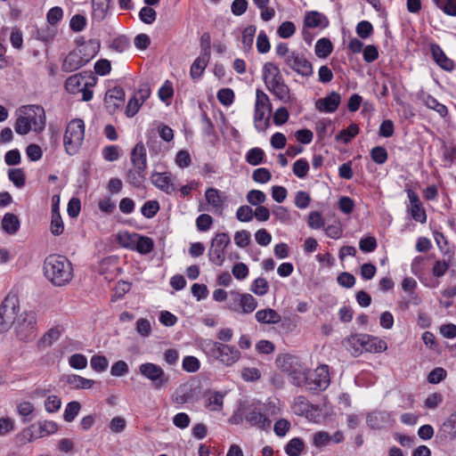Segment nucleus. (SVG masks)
<instances>
[{
	"mask_svg": "<svg viewBox=\"0 0 456 456\" xmlns=\"http://www.w3.org/2000/svg\"><path fill=\"white\" fill-rule=\"evenodd\" d=\"M250 290L257 296H264L269 290V283L266 279L259 277L253 281Z\"/></svg>",
	"mask_w": 456,
	"mask_h": 456,
	"instance_id": "obj_46",
	"label": "nucleus"
},
{
	"mask_svg": "<svg viewBox=\"0 0 456 456\" xmlns=\"http://www.w3.org/2000/svg\"><path fill=\"white\" fill-rule=\"evenodd\" d=\"M431 53L436 64L446 71H452L454 69V61L449 59L438 45L431 46Z\"/></svg>",
	"mask_w": 456,
	"mask_h": 456,
	"instance_id": "obj_22",
	"label": "nucleus"
},
{
	"mask_svg": "<svg viewBox=\"0 0 456 456\" xmlns=\"http://www.w3.org/2000/svg\"><path fill=\"white\" fill-rule=\"evenodd\" d=\"M417 287V281L411 277H406L403 279L402 282V289L408 292L411 297V301L415 305H419L420 302V298L417 294H415L414 290Z\"/></svg>",
	"mask_w": 456,
	"mask_h": 456,
	"instance_id": "obj_39",
	"label": "nucleus"
},
{
	"mask_svg": "<svg viewBox=\"0 0 456 456\" xmlns=\"http://www.w3.org/2000/svg\"><path fill=\"white\" fill-rule=\"evenodd\" d=\"M125 92L121 87L108 90L104 97L105 106L110 113H115L123 106Z\"/></svg>",
	"mask_w": 456,
	"mask_h": 456,
	"instance_id": "obj_16",
	"label": "nucleus"
},
{
	"mask_svg": "<svg viewBox=\"0 0 456 456\" xmlns=\"http://www.w3.org/2000/svg\"><path fill=\"white\" fill-rule=\"evenodd\" d=\"M131 162L138 172H145L147 167L146 150L142 142L135 144L131 151Z\"/></svg>",
	"mask_w": 456,
	"mask_h": 456,
	"instance_id": "obj_19",
	"label": "nucleus"
},
{
	"mask_svg": "<svg viewBox=\"0 0 456 456\" xmlns=\"http://www.w3.org/2000/svg\"><path fill=\"white\" fill-rule=\"evenodd\" d=\"M20 310L17 295L9 293L0 305V333L6 332L16 320Z\"/></svg>",
	"mask_w": 456,
	"mask_h": 456,
	"instance_id": "obj_6",
	"label": "nucleus"
},
{
	"mask_svg": "<svg viewBox=\"0 0 456 456\" xmlns=\"http://www.w3.org/2000/svg\"><path fill=\"white\" fill-rule=\"evenodd\" d=\"M255 316L258 322L265 324H276L281 321V316L272 308L259 310Z\"/></svg>",
	"mask_w": 456,
	"mask_h": 456,
	"instance_id": "obj_27",
	"label": "nucleus"
},
{
	"mask_svg": "<svg viewBox=\"0 0 456 456\" xmlns=\"http://www.w3.org/2000/svg\"><path fill=\"white\" fill-rule=\"evenodd\" d=\"M92 71H84L82 73L75 74L67 78L65 82V88L70 94H77L82 89V81L85 77H91Z\"/></svg>",
	"mask_w": 456,
	"mask_h": 456,
	"instance_id": "obj_25",
	"label": "nucleus"
},
{
	"mask_svg": "<svg viewBox=\"0 0 456 456\" xmlns=\"http://www.w3.org/2000/svg\"><path fill=\"white\" fill-rule=\"evenodd\" d=\"M330 440L331 437L326 431H318L313 436V444L318 448L328 445Z\"/></svg>",
	"mask_w": 456,
	"mask_h": 456,
	"instance_id": "obj_63",
	"label": "nucleus"
},
{
	"mask_svg": "<svg viewBox=\"0 0 456 456\" xmlns=\"http://www.w3.org/2000/svg\"><path fill=\"white\" fill-rule=\"evenodd\" d=\"M85 136V124L80 118L72 119L66 127L63 144L66 152L75 155L82 145Z\"/></svg>",
	"mask_w": 456,
	"mask_h": 456,
	"instance_id": "obj_3",
	"label": "nucleus"
},
{
	"mask_svg": "<svg viewBox=\"0 0 456 456\" xmlns=\"http://www.w3.org/2000/svg\"><path fill=\"white\" fill-rule=\"evenodd\" d=\"M266 200V195L259 190H251L247 194V200L253 206H260Z\"/></svg>",
	"mask_w": 456,
	"mask_h": 456,
	"instance_id": "obj_56",
	"label": "nucleus"
},
{
	"mask_svg": "<svg viewBox=\"0 0 456 456\" xmlns=\"http://www.w3.org/2000/svg\"><path fill=\"white\" fill-rule=\"evenodd\" d=\"M270 113L268 110L255 109L254 123L256 130L263 132L269 126Z\"/></svg>",
	"mask_w": 456,
	"mask_h": 456,
	"instance_id": "obj_32",
	"label": "nucleus"
},
{
	"mask_svg": "<svg viewBox=\"0 0 456 456\" xmlns=\"http://www.w3.org/2000/svg\"><path fill=\"white\" fill-rule=\"evenodd\" d=\"M263 76L268 89H271V86L284 80L280 69L273 62H266L264 65Z\"/></svg>",
	"mask_w": 456,
	"mask_h": 456,
	"instance_id": "obj_20",
	"label": "nucleus"
},
{
	"mask_svg": "<svg viewBox=\"0 0 456 456\" xmlns=\"http://www.w3.org/2000/svg\"><path fill=\"white\" fill-rule=\"evenodd\" d=\"M151 182L157 188L167 194H172L176 191V187L172 182V175L170 173H153Z\"/></svg>",
	"mask_w": 456,
	"mask_h": 456,
	"instance_id": "obj_18",
	"label": "nucleus"
},
{
	"mask_svg": "<svg viewBox=\"0 0 456 456\" xmlns=\"http://www.w3.org/2000/svg\"><path fill=\"white\" fill-rule=\"evenodd\" d=\"M44 273L54 286H64L73 278V268L69 259L61 255H50L44 262Z\"/></svg>",
	"mask_w": 456,
	"mask_h": 456,
	"instance_id": "obj_1",
	"label": "nucleus"
},
{
	"mask_svg": "<svg viewBox=\"0 0 456 456\" xmlns=\"http://www.w3.org/2000/svg\"><path fill=\"white\" fill-rule=\"evenodd\" d=\"M61 336V331L58 328L50 329L40 339V345L44 346H51L54 341H56Z\"/></svg>",
	"mask_w": 456,
	"mask_h": 456,
	"instance_id": "obj_58",
	"label": "nucleus"
},
{
	"mask_svg": "<svg viewBox=\"0 0 456 456\" xmlns=\"http://www.w3.org/2000/svg\"><path fill=\"white\" fill-rule=\"evenodd\" d=\"M445 14L456 16V0H432Z\"/></svg>",
	"mask_w": 456,
	"mask_h": 456,
	"instance_id": "obj_44",
	"label": "nucleus"
},
{
	"mask_svg": "<svg viewBox=\"0 0 456 456\" xmlns=\"http://www.w3.org/2000/svg\"><path fill=\"white\" fill-rule=\"evenodd\" d=\"M292 170L298 178H305L309 171V163L305 159H299L293 164Z\"/></svg>",
	"mask_w": 456,
	"mask_h": 456,
	"instance_id": "obj_49",
	"label": "nucleus"
},
{
	"mask_svg": "<svg viewBox=\"0 0 456 456\" xmlns=\"http://www.w3.org/2000/svg\"><path fill=\"white\" fill-rule=\"evenodd\" d=\"M145 172H138L137 168L128 170L126 176L130 184L134 187L139 188L142 185L143 179L145 178Z\"/></svg>",
	"mask_w": 456,
	"mask_h": 456,
	"instance_id": "obj_52",
	"label": "nucleus"
},
{
	"mask_svg": "<svg viewBox=\"0 0 456 456\" xmlns=\"http://www.w3.org/2000/svg\"><path fill=\"white\" fill-rule=\"evenodd\" d=\"M255 109L268 110L271 112L269 97L262 90L257 89L256 94Z\"/></svg>",
	"mask_w": 456,
	"mask_h": 456,
	"instance_id": "obj_53",
	"label": "nucleus"
},
{
	"mask_svg": "<svg viewBox=\"0 0 456 456\" xmlns=\"http://www.w3.org/2000/svg\"><path fill=\"white\" fill-rule=\"evenodd\" d=\"M330 383L329 366L322 364L313 370L308 369L304 386L310 391L317 392L325 390Z\"/></svg>",
	"mask_w": 456,
	"mask_h": 456,
	"instance_id": "obj_9",
	"label": "nucleus"
},
{
	"mask_svg": "<svg viewBox=\"0 0 456 456\" xmlns=\"http://www.w3.org/2000/svg\"><path fill=\"white\" fill-rule=\"evenodd\" d=\"M20 112L28 119L36 133H41L46 123L45 110L40 105H28L20 108Z\"/></svg>",
	"mask_w": 456,
	"mask_h": 456,
	"instance_id": "obj_15",
	"label": "nucleus"
},
{
	"mask_svg": "<svg viewBox=\"0 0 456 456\" xmlns=\"http://www.w3.org/2000/svg\"><path fill=\"white\" fill-rule=\"evenodd\" d=\"M100 47L99 40L90 39L82 50H73L64 58L61 69L73 72L80 69L98 53Z\"/></svg>",
	"mask_w": 456,
	"mask_h": 456,
	"instance_id": "obj_2",
	"label": "nucleus"
},
{
	"mask_svg": "<svg viewBox=\"0 0 456 456\" xmlns=\"http://www.w3.org/2000/svg\"><path fill=\"white\" fill-rule=\"evenodd\" d=\"M2 227L9 234L15 233L20 228L19 218L14 214H5L2 220Z\"/></svg>",
	"mask_w": 456,
	"mask_h": 456,
	"instance_id": "obj_34",
	"label": "nucleus"
},
{
	"mask_svg": "<svg viewBox=\"0 0 456 456\" xmlns=\"http://www.w3.org/2000/svg\"><path fill=\"white\" fill-rule=\"evenodd\" d=\"M208 346L210 354L226 366L233 365L240 358V352L235 346L216 341Z\"/></svg>",
	"mask_w": 456,
	"mask_h": 456,
	"instance_id": "obj_10",
	"label": "nucleus"
},
{
	"mask_svg": "<svg viewBox=\"0 0 456 456\" xmlns=\"http://www.w3.org/2000/svg\"><path fill=\"white\" fill-rule=\"evenodd\" d=\"M292 409L297 415H304L309 411V403L304 396L295 398Z\"/></svg>",
	"mask_w": 456,
	"mask_h": 456,
	"instance_id": "obj_59",
	"label": "nucleus"
},
{
	"mask_svg": "<svg viewBox=\"0 0 456 456\" xmlns=\"http://www.w3.org/2000/svg\"><path fill=\"white\" fill-rule=\"evenodd\" d=\"M137 236L138 233L119 232L117 236V240L123 248L133 250Z\"/></svg>",
	"mask_w": 456,
	"mask_h": 456,
	"instance_id": "obj_42",
	"label": "nucleus"
},
{
	"mask_svg": "<svg viewBox=\"0 0 456 456\" xmlns=\"http://www.w3.org/2000/svg\"><path fill=\"white\" fill-rule=\"evenodd\" d=\"M15 132L19 134L25 135L28 134L33 127L28 123V119L25 118L23 114L17 118L15 125H14Z\"/></svg>",
	"mask_w": 456,
	"mask_h": 456,
	"instance_id": "obj_51",
	"label": "nucleus"
},
{
	"mask_svg": "<svg viewBox=\"0 0 456 456\" xmlns=\"http://www.w3.org/2000/svg\"><path fill=\"white\" fill-rule=\"evenodd\" d=\"M387 414L384 411H373L367 415V425L372 429H379L387 422Z\"/></svg>",
	"mask_w": 456,
	"mask_h": 456,
	"instance_id": "obj_33",
	"label": "nucleus"
},
{
	"mask_svg": "<svg viewBox=\"0 0 456 456\" xmlns=\"http://www.w3.org/2000/svg\"><path fill=\"white\" fill-rule=\"evenodd\" d=\"M314 50L319 58H326L331 53L333 45L330 39L323 37L316 42Z\"/></svg>",
	"mask_w": 456,
	"mask_h": 456,
	"instance_id": "obj_35",
	"label": "nucleus"
},
{
	"mask_svg": "<svg viewBox=\"0 0 456 456\" xmlns=\"http://www.w3.org/2000/svg\"><path fill=\"white\" fill-rule=\"evenodd\" d=\"M81 404L77 401L69 402L64 410L63 419L67 422H71L79 413Z\"/></svg>",
	"mask_w": 456,
	"mask_h": 456,
	"instance_id": "obj_43",
	"label": "nucleus"
},
{
	"mask_svg": "<svg viewBox=\"0 0 456 456\" xmlns=\"http://www.w3.org/2000/svg\"><path fill=\"white\" fill-rule=\"evenodd\" d=\"M66 382L71 389H89L95 383L93 379H88L76 374H70L66 377Z\"/></svg>",
	"mask_w": 456,
	"mask_h": 456,
	"instance_id": "obj_29",
	"label": "nucleus"
},
{
	"mask_svg": "<svg viewBox=\"0 0 456 456\" xmlns=\"http://www.w3.org/2000/svg\"><path fill=\"white\" fill-rule=\"evenodd\" d=\"M296 31V27L293 22L291 21H284L282 22L278 29L277 33L280 37L281 38H289L294 35Z\"/></svg>",
	"mask_w": 456,
	"mask_h": 456,
	"instance_id": "obj_61",
	"label": "nucleus"
},
{
	"mask_svg": "<svg viewBox=\"0 0 456 456\" xmlns=\"http://www.w3.org/2000/svg\"><path fill=\"white\" fill-rule=\"evenodd\" d=\"M90 364L93 370L97 372H102L107 370L109 362L103 355H94L91 358Z\"/></svg>",
	"mask_w": 456,
	"mask_h": 456,
	"instance_id": "obj_57",
	"label": "nucleus"
},
{
	"mask_svg": "<svg viewBox=\"0 0 456 456\" xmlns=\"http://www.w3.org/2000/svg\"><path fill=\"white\" fill-rule=\"evenodd\" d=\"M305 449V443L303 439L295 437L292 438L286 445L285 452L289 456H300Z\"/></svg>",
	"mask_w": 456,
	"mask_h": 456,
	"instance_id": "obj_36",
	"label": "nucleus"
},
{
	"mask_svg": "<svg viewBox=\"0 0 456 456\" xmlns=\"http://www.w3.org/2000/svg\"><path fill=\"white\" fill-rule=\"evenodd\" d=\"M154 241L151 238L138 234L133 250L140 254L146 255L152 251Z\"/></svg>",
	"mask_w": 456,
	"mask_h": 456,
	"instance_id": "obj_31",
	"label": "nucleus"
},
{
	"mask_svg": "<svg viewBox=\"0 0 456 456\" xmlns=\"http://www.w3.org/2000/svg\"><path fill=\"white\" fill-rule=\"evenodd\" d=\"M256 32V27L254 25L248 26L242 31L241 43L243 45V49L245 51L250 50L252 48Z\"/></svg>",
	"mask_w": 456,
	"mask_h": 456,
	"instance_id": "obj_41",
	"label": "nucleus"
},
{
	"mask_svg": "<svg viewBox=\"0 0 456 456\" xmlns=\"http://www.w3.org/2000/svg\"><path fill=\"white\" fill-rule=\"evenodd\" d=\"M13 324L16 336L20 340L28 342L37 337V315L34 312H23Z\"/></svg>",
	"mask_w": 456,
	"mask_h": 456,
	"instance_id": "obj_7",
	"label": "nucleus"
},
{
	"mask_svg": "<svg viewBox=\"0 0 456 456\" xmlns=\"http://www.w3.org/2000/svg\"><path fill=\"white\" fill-rule=\"evenodd\" d=\"M355 30L361 38L366 39L372 35L373 26L368 20H362L357 24Z\"/></svg>",
	"mask_w": 456,
	"mask_h": 456,
	"instance_id": "obj_54",
	"label": "nucleus"
},
{
	"mask_svg": "<svg viewBox=\"0 0 456 456\" xmlns=\"http://www.w3.org/2000/svg\"><path fill=\"white\" fill-rule=\"evenodd\" d=\"M231 243L229 235L225 232L217 233L211 241L208 249V259L216 265L221 266L225 260V248Z\"/></svg>",
	"mask_w": 456,
	"mask_h": 456,
	"instance_id": "obj_11",
	"label": "nucleus"
},
{
	"mask_svg": "<svg viewBox=\"0 0 456 456\" xmlns=\"http://www.w3.org/2000/svg\"><path fill=\"white\" fill-rule=\"evenodd\" d=\"M230 295L232 300L228 304V308L234 312H239L248 314L255 311L257 306L256 298L248 293H240L237 291H231Z\"/></svg>",
	"mask_w": 456,
	"mask_h": 456,
	"instance_id": "obj_13",
	"label": "nucleus"
},
{
	"mask_svg": "<svg viewBox=\"0 0 456 456\" xmlns=\"http://www.w3.org/2000/svg\"><path fill=\"white\" fill-rule=\"evenodd\" d=\"M8 176L17 188H21L24 186L26 176L22 168L10 169L8 172Z\"/></svg>",
	"mask_w": 456,
	"mask_h": 456,
	"instance_id": "obj_47",
	"label": "nucleus"
},
{
	"mask_svg": "<svg viewBox=\"0 0 456 456\" xmlns=\"http://www.w3.org/2000/svg\"><path fill=\"white\" fill-rule=\"evenodd\" d=\"M408 210L410 211L412 219L416 222L420 224H425L427 222V215L422 203L420 205L411 206Z\"/></svg>",
	"mask_w": 456,
	"mask_h": 456,
	"instance_id": "obj_60",
	"label": "nucleus"
},
{
	"mask_svg": "<svg viewBox=\"0 0 456 456\" xmlns=\"http://www.w3.org/2000/svg\"><path fill=\"white\" fill-rule=\"evenodd\" d=\"M348 342L353 346L355 355L361 354L363 351L380 353L387 348V343L384 340L367 334L353 335L348 339Z\"/></svg>",
	"mask_w": 456,
	"mask_h": 456,
	"instance_id": "obj_5",
	"label": "nucleus"
},
{
	"mask_svg": "<svg viewBox=\"0 0 456 456\" xmlns=\"http://www.w3.org/2000/svg\"><path fill=\"white\" fill-rule=\"evenodd\" d=\"M159 210V203L157 200H148L142 205L141 213L146 218H152Z\"/></svg>",
	"mask_w": 456,
	"mask_h": 456,
	"instance_id": "obj_48",
	"label": "nucleus"
},
{
	"mask_svg": "<svg viewBox=\"0 0 456 456\" xmlns=\"http://www.w3.org/2000/svg\"><path fill=\"white\" fill-rule=\"evenodd\" d=\"M87 20L85 15L75 14L69 20V28L73 32H81L86 27Z\"/></svg>",
	"mask_w": 456,
	"mask_h": 456,
	"instance_id": "obj_50",
	"label": "nucleus"
},
{
	"mask_svg": "<svg viewBox=\"0 0 456 456\" xmlns=\"http://www.w3.org/2000/svg\"><path fill=\"white\" fill-rule=\"evenodd\" d=\"M139 372L145 379L151 381L155 389H160L169 382V376L165 373L159 365L152 362L141 364L139 366Z\"/></svg>",
	"mask_w": 456,
	"mask_h": 456,
	"instance_id": "obj_12",
	"label": "nucleus"
},
{
	"mask_svg": "<svg viewBox=\"0 0 456 456\" xmlns=\"http://www.w3.org/2000/svg\"><path fill=\"white\" fill-rule=\"evenodd\" d=\"M424 104L436 110L441 117H445L448 113V110L445 105L440 103L435 97L428 94L423 99Z\"/></svg>",
	"mask_w": 456,
	"mask_h": 456,
	"instance_id": "obj_38",
	"label": "nucleus"
},
{
	"mask_svg": "<svg viewBox=\"0 0 456 456\" xmlns=\"http://www.w3.org/2000/svg\"><path fill=\"white\" fill-rule=\"evenodd\" d=\"M279 100L287 102L289 101V88L285 84L284 80L277 83L276 85L271 86L269 89Z\"/></svg>",
	"mask_w": 456,
	"mask_h": 456,
	"instance_id": "obj_37",
	"label": "nucleus"
},
{
	"mask_svg": "<svg viewBox=\"0 0 456 456\" xmlns=\"http://www.w3.org/2000/svg\"><path fill=\"white\" fill-rule=\"evenodd\" d=\"M34 431H32L31 437H44L52 434H54L58 430V425L53 421H44L39 422L37 426H32Z\"/></svg>",
	"mask_w": 456,
	"mask_h": 456,
	"instance_id": "obj_26",
	"label": "nucleus"
},
{
	"mask_svg": "<svg viewBox=\"0 0 456 456\" xmlns=\"http://www.w3.org/2000/svg\"><path fill=\"white\" fill-rule=\"evenodd\" d=\"M304 25L307 28H326L329 25V20L328 18L316 11H312L306 12L305 19H304Z\"/></svg>",
	"mask_w": 456,
	"mask_h": 456,
	"instance_id": "obj_23",
	"label": "nucleus"
},
{
	"mask_svg": "<svg viewBox=\"0 0 456 456\" xmlns=\"http://www.w3.org/2000/svg\"><path fill=\"white\" fill-rule=\"evenodd\" d=\"M245 420L252 427L268 430L272 421L265 414V407L261 403H252L243 409Z\"/></svg>",
	"mask_w": 456,
	"mask_h": 456,
	"instance_id": "obj_8",
	"label": "nucleus"
},
{
	"mask_svg": "<svg viewBox=\"0 0 456 456\" xmlns=\"http://www.w3.org/2000/svg\"><path fill=\"white\" fill-rule=\"evenodd\" d=\"M277 362L281 370L288 374L291 384L297 387L304 386L308 369L302 365L296 356L285 355L281 361L278 358Z\"/></svg>",
	"mask_w": 456,
	"mask_h": 456,
	"instance_id": "obj_4",
	"label": "nucleus"
},
{
	"mask_svg": "<svg viewBox=\"0 0 456 456\" xmlns=\"http://www.w3.org/2000/svg\"><path fill=\"white\" fill-rule=\"evenodd\" d=\"M205 198L208 203L212 206L214 212L222 215L226 198L222 197L220 191L215 188H208L205 191Z\"/></svg>",
	"mask_w": 456,
	"mask_h": 456,
	"instance_id": "obj_21",
	"label": "nucleus"
},
{
	"mask_svg": "<svg viewBox=\"0 0 456 456\" xmlns=\"http://www.w3.org/2000/svg\"><path fill=\"white\" fill-rule=\"evenodd\" d=\"M445 258L443 260H437L433 268H432V273L436 278H441L445 274L449 267L452 265L453 254L447 250L444 253Z\"/></svg>",
	"mask_w": 456,
	"mask_h": 456,
	"instance_id": "obj_28",
	"label": "nucleus"
},
{
	"mask_svg": "<svg viewBox=\"0 0 456 456\" xmlns=\"http://www.w3.org/2000/svg\"><path fill=\"white\" fill-rule=\"evenodd\" d=\"M289 69L304 77H309L313 75L314 69L311 61H309L304 53L292 51L284 62Z\"/></svg>",
	"mask_w": 456,
	"mask_h": 456,
	"instance_id": "obj_14",
	"label": "nucleus"
},
{
	"mask_svg": "<svg viewBox=\"0 0 456 456\" xmlns=\"http://www.w3.org/2000/svg\"><path fill=\"white\" fill-rule=\"evenodd\" d=\"M110 0H92V19L102 21L108 15Z\"/></svg>",
	"mask_w": 456,
	"mask_h": 456,
	"instance_id": "obj_24",
	"label": "nucleus"
},
{
	"mask_svg": "<svg viewBox=\"0 0 456 456\" xmlns=\"http://www.w3.org/2000/svg\"><path fill=\"white\" fill-rule=\"evenodd\" d=\"M359 133V127L356 124H351L346 129L341 130L337 135L336 140L344 143H348Z\"/></svg>",
	"mask_w": 456,
	"mask_h": 456,
	"instance_id": "obj_40",
	"label": "nucleus"
},
{
	"mask_svg": "<svg viewBox=\"0 0 456 456\" xmlns=\"http://www.w3.org/2000/svg\"><path fill=\"white\" fill-rule=\"evenodd\" d=\"M340 102V94L333 91L324 98L318 99L315 102V108L321 112L332 113L337 110Z\"/></svg>",
	"mask_w": 456,
	"mask_h": 456,
	"instance_id": "obj_17",
	"label": "nucleus"
},
{
	"mask_svg": "<svg viewBox=\"0 0 456 456\" xmlns=\"http://www.w3.org/2000/svg\"><path fill=\"white\" fill-rule=\"evenodd\" d=\"M370 157L375 163L382 165L387 160L388 155L384 147L376 146L371 150Z\"/></svg>",
	"mask_w": 456,
	"mask_h": 456,
	"instance_id": "obj_55",
	"label": "nucleus"
},
{
	"mask_svg": "<svg viewBox=\"0 0 456 456\" xmlns=\"http://www.w3.org/2000/svg\"><path fill=\"white\" fill-rule=\"evenodd\" d=\"M69 363L73 369L83 370L87 366V359L82 354H75L69 357Z\"/></svg>",
	"mask_w": 456,
	"mask_h": 456,
	"instance_id": "obj_62",
	"label": "nucleus"
},
{
	"mask_svg": "<svg viewBox=\"0 0 456 456\" xmlns=\"http://www.w3.org/2000/svg\"><path fill=\"white\" fill-rule=\"evenodd\" d=\"M210 57L200 54L191 66L190 75L192 79L200 78L208 66Z\"/></svg>",
	"mask_w": 456,
	"mask_h": 456,
	"instance_id": "obj_30",
	"label": "nucleus"
},
{
	"mask_svg": "<svg viewBox=\"0 0 456 456\" xmlns=\"http://www.w3.org/2000/svg\"><path fill=\"white\" fill-rule=\"evenodd\" d=\"M141 20L145 24H151L155 21L157 13L151 7H142L139 12Z\"/></svg>",
	"mask_w": 456,
	"mask_h": 456,
	"instance_id": "obj_64",
	"label": "nucleus"
},
{
	"mask_svg": "<svg viewBox=\"0 0 456 456\" xmlns=\"http://www.w3.org/2000/svg\"><path fill=\"white\" fill-rule=\"evenodd\" d=\"M265 152L260 148L250 149L246 155V160L252 166H257L264 160Z\"/></svg>",
	"mask_w": 456,
	"mask_h": 456,
	"instance_id": "obj_45",
	"label": "nucleus"
}]
</instances>
